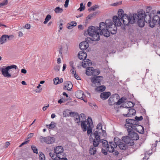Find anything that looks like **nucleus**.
<instances>
[{
    "mask_svg": "<svg viewBox=\"0 0 160 160\" xmlns=\"http://www.w3.org/2000/svg\"><path fill=\"white\" fill-rule=\"evenodd\" d=\"M41 86V85L39 84L38 85L37 87V88L38 89H37L36 90V91L37 92H40L42 90V88H39Z\"/></svg>",
    "mask_w": 160,
    "mask_h": 160,
    "instance_id": "53",
    "label": "nucleus"
},
{
    "mask_svg": "<svg viewBox=\"0 0 160 160\" xmlns=\"http://www.w3.org/2000/svg\"><path fill=\"white\" fill-rule=\"evenodd\" d=\"M125 108L128 109V112L127 114H123L124 117H129L135 115L136 112L134 109L132 108L129 109V108L127 107H126Z\"/></svg>",
    "mask_w": 160,
    "mask_h": 160,
    "instance_id": "19",
    "label": "nucleus"
},
{
    "mask_svg": "<svg viewBox=\"0 0 160 160\" xmlns=\"http://www.w3.org/2000/svg\"><path fill=\"white\" fill-rule=\"evenodd\" d=\"M98 30L100 35H103L108 37L110 35V32L112 34H115L117 28L111 20L108 19L106 20L105 23L102 22L100 23Z\"/></svg>",
    "mask_w": 160,
    "mask_h": 160,
    "instance_id": "1",
    "label": "nucleus"
},
{
    "mask_svg": "<svg viewBox=\"0 0 160 160\" xmlns=\"http://www.w3.org/2000/svg\"><path fill=\"white\" fill-rule=\"evenodd\" d=\"M31 148L33 150V152L34 153L37 154L38 153V149L34 145H32L31 146Z\"/></svg>",
    "mask_w": 160,
    "mask_h": 160,
    "instance_id": "48",
    "label": "nucleus"
},
{
    "mask_svg": "<svg viewBox=\"0 0 160 160\" xmlns=\"http://www.w3.org/2000/svg\"><path fill=\"white\" fill-rule=\"evenodd\" d=\"M41 142H45L48 144L53 143L55 141L54 138L51 137H43L40 136L39 138Z\"/></svg>",
    "mask_w": 160,
    "mask_h": 160,
    "instance_id": "10",
    "label": "nucleus"
},
{
    "mask_svg": "<svg viewBox=\"0 0 160 160\" xmlns=\"http://www.w3.org/2000/svg\"><path fill=\"white\" fill-rule=\"evenodd\" d=\"M63 24L62 23H61L60 25L59 26V30H58V32H60V30H61L63 28L62 27Z\"/></svg>",
    "mask_w": 160,
    "mask_h": 160,
    "instance_id": "58",
    "label": "nucleus"
},
{
    "mask_svg": "<svg viewBox=\"0 0 160 160\" xmlns=\"http://www.w3.org/2000/svg\"><path fill=\"white\" fill-rule=\"evenodd\" d=\"M93 127V124L92 125H90V126H88L87 129V133L88 135L90 134H92L91 133L92 132V128Z\"/></svg>",
    "mask_w": 160,
    "mask_h": 160,
    "instance_id": "41",
    "label": "nucleus"
},
{
    "mask_svg": "<svg viewBox=\"0 0 160 160\" xmlns=\"http://www.w3.org/2000/svg\"><path fill=\"white\" fill-rule=\"evenodd\" d=\"M133 14H132L129 15L126 14L123 15L122 20L124 25H128L129 24H132L135 22V19L133 18Z\"/></svg>",
    "mask_w": 160,
    "mask_h": 160,
    "instance_id": "5",
    "label": "nucleus"
},
{
    "mask_svg": "<svg viewBox=\"0 0 160 160\" xmlns=\"http://www.w3.org/2000/svg\"><path fill=\"white\" fill-rule=\"evenodd\" d=\"M123 102V100H122V98L119 99L117 101V105H119Z\"/></svg>",
    "mask_w": 160,
    "mask_h": 160,
    "instance_id": "51",
    "label": "nucleus"
},
{
    "mask_svg": "<svg viewBox=\"0 0 160 160\" xmlns=\"http://www.w3.org/2000/svg\"><path fill=\"white\" fill-rule=\"evenodd\" d=\"M85 9V7L84 5H83V3H81L80 4V7L78 9L80 11H82L83 10H84Z\"/></svg>",
    "mask_w": 160,
    "mask_h": 160,
    "instance_id": "47",
    "label": "nucleus"
},
{
    "mask_svg": "<svg viewBox=\"0 0 160 160\" xmlns=\"http://www.w3.org/2000/svg\"><path fill=\"white\" fill-rule=\"evenodd\" d=\"M159 22H160L159 17L157 15H154L153 16L152 22L150 23V27L151 28L154 27L156 24L157 23L159 24Z\"/></svg>",
    "mask_w": 160,
    "mask_h": 160,
    "instance_id": "14",
    "label": "nucleus"
},
{
    "mask_svg": "<svg viewBox=\"0 0 160 160\" xmlns=\"http://www.w3.org/2000/svg\"><path fill=\"white\" fill-rule=\"evenodd\" d=\"M145 12L143 10H141L138 12V14L134 13L133 14V18L135 19V22L138 20L143 19Z\"/></svg>",
    "mask_w": 160,
    "mask_h": 160,
    "instance_id": "12",
    "label": "nucleus"
},
{
    "mask_svg": "<svg viewBox=\"0 0 160 160\" xmlns=\"http://www.w3.org/2000/svg\"><path fill=\"white\" fill-rule=\"evenodd\" d=\"M75 95L78 98L83 100L85 102H87V101L83 99L84 95L83 92L82 91L79 90L77 91L75 93Z\"/></svg>",
    "mask_w": 160,
    "mask_h": 160,
    "instance_id": "21",
    "label": "nucleus"
},
{
    "mask_svg": "<svg viewBox=\"0 0 160 160\" xmlns=\"http://www.w3.org/2000/svg\"><path fill=\"white\" fill-rule=\"evenodd\" d=\"M21 72L22 73L26 74L27 73V70L24 69H22L21 70Z\"/></svg>",
    "mask_w": 160,
    "mask_h": 160,
    "instance_id": "63",
    "label": "nucleus"
},
{
    "mask_svg": "<svg viewBox=\"0 0 160 160\" xmlns=\"http://www.w3.org/2000/svg\"><path fill=\"white\" fill-rule=\"evenodd\" d=\"M39 154L40 160H45L44 155L42 152H40Z\"/></svg>",
    "mask_w": 160,
    "mask_h": 160,
    "instance_id": "45",
    "label": "nucleus"
},
{
    "mask_svg": "<svg viewBox=\"0 0 160 160\" xmlns=\"http://www.w3.org/2000/svg\"><path fill=\"white\" fill-rule=\"evenodd\" d=\"M135 119L137 121H141L142 120L143 117L142 116H141L140 117L136 116L135 117Z\"/></svg>",
    "mask_w": 160,
    "mask_h": 160,
    "instance_id": "52",
    "label": "nucleus"
},
{
    "mask_svg": "<svg viewBox=\"0 0 160 160\" xmlns=\"http://www.w3.org/2000/svg\"><path fill=\"white\" fill-rule=\"evenodd\" d=\"M54 153L57 154L58 160H68L66 158L65 154L63 152V148L62 146H58L55 148Z\"/></svg>",
    "mask_w": 160,
    "mask_h": 160,
    "instance_id": "3",
    "label": "nucleus"
},
{
    "mask_svg": "<svg viewBox=\"0 0 160 160\" xmlns=\"http://www.w3.org/2000/svg\"><path fill=\"white\" fill-rule=\"evenodd\" d=\"M123 13L124 11L122 9H120L119 10L118 12V17L121 18V20H122V16L124 14Z\"/></svg>",
    "mask_w": 160,
    "mask_h": 160,
    "instance_id": "40",
    "label": "nucleus"
},
{
    "mask_svg": "<svg viewBox=\"0 0 160 160\" xmlns=\"http://www.w3.org/2000/svg\"><path fill=\"white\" fill-rule=\"evenodd\" d=\"M54 11L56 13H61L63 11V9L59 7H57L55 8Z\"/></svg>",
    "mask_w": 160,
    "mask_h": 160,
    "instance_id": "39",
    "label": "nucleus"
},
{
    "mask_svg": "<svg viewBox=\"0 0 160 160\" xmlns=\"http://www.w3.org/2000/svg\"><path fill=\"white\" fill-rule=\"evenodd\" d=\"M25 28L27 29H29L30 28V25L29 24H27L25 26Z\"/></svg>",
    "mask_w": 160,
    "mask_h": 160,
    "instance_id": "59",
    "label": "nucleus"
},
{
    "mask_svg": "<svg viewBox=\"0 0 160 160\" xmlns=\"http://www.w3.org/2000/svg\"><path fill=\"white\" fill-rule=\"evenodd\" d=\"M5 3L3 2H0V7L2 6H3L4 5H7V0H5Z\"/></svg>",
    "mask_w": 160,
    "mask_h": 160,
    "instance_id": "60",
    "label": "nucleus"
},
{
    "mask_svg": "<svg viewBox=\"0 0 160 160\" xmlns=\"http://www.w3.org/2000/svg\"><path fill=\"white\" fill-rule=\"evenodd\" d=\"M81 122V128L83 132H85L87 131L88 126H90V125H93L92 120L91 119L89 120H85L84 121H82Z\"/></svg>",
    "mask_w": 160,
    "mask_h": 160,
    "instance_id": "9",
    "label": "nucleus"
},
{
    "mask_svg": "<svg viewBox=\"0 0 160 160\" xmlns=\"http://www.w3.org/2000/svg\"><path fill=\"white\" fill-rule=\"evenodd\" d=\"M97 149L96 147H91L89 149V153L91 155H95Z\"/></svg>",
    "mask_w": 160,
    "mask_h": 160,
    "instance_id": "34",
    "label": "nucleus"
},
{
    "mask_svg": "<svg viewBox=\"0 0 160 160\" xmlns=\"http://www.w3.org/2000/svg\"><path fill=\"white\" fill-rule=\"evenodd\" d=\"M49 155L52 158V159L50 160H58V158H57L56 154V155H54L52 153L50 152L49 153Z\"/></svg>",
    "mask_w": 160,
    "mask_h": 160,
    "instance_id": "42",
    "label": "nucleus"
},
{
    "mask_svg": "<svg viewBox=\"0 0 160 160\" xmlns=\"http://www.w3.org/2000/svg\"><path fill=\"white\" fill-rule=\"evenodd\" d=\"M113 21L114 23L113 24L114 25H115V26L117 27L116 26H120L122 23L121 18L117 16H114L113 18Z\"/></svg>",
    "mask_w": 160,
    "mask_h": 160,
    "instance_id": "18",
    "label": "nucleus"
},
{
    "mask_svg": "<svg viewBox=\"0 0 160 160\" xmlns=\"http://www.w3.org/2000/svg\"><path fill=\"white\" fill-rule=\"evenodd\" d=\"M69 0H66L65 2V4H64V7L65 8H67L68 7V3L69 2Z\"/></svg>",
    "mask_w": 160,
    "mask_h": 160,
    "instance_id": "56",
    "label": "nucleus"
},
{
    "mask_svg": "<svg viewBox=\"0 0 160 160\" xmlns=\"http://www.w3.org/2000/svg\"><path fill=\"white\" fill-rule=\"evenodd\" d=\"M49 107V105L48 104L47 106L43 107V108H42V110L43 111H45L47 109V108H48Z\"/></svg>",
    "mask_w": 160,
    "mask_h": 160,
    "instance_id": "64",
    "label": "nucleus"
},
{
    "mask_svg": "<svg viewBox=\"0 0 160 160\" xmlns=\"http://www.w3.org/2000/svg\"><path fill=\"white\" fill-rule=\"evenodd\" d=\"M65 88L68 91H70L72 88V85L71 82L67 81L64 83Z\"/></svg>",
    "mask_w": 160,
    "mask_h": 160,
    "instance_id": "28",
    "label": "nucleus"
},
{
    "mask_svg": "<svg viewBox=\"0 0 160 160\" xmlns=\"http://www.w3.org/2000/svg\"><path fill=\"white\" fill-rule=\"evenodd\" d=\"M102 143L103 147L106 149L107 151L110 152L112 151V148H108V146L109 143H108V142L107 140L102 139Z\"/></svg>",
    "mask_w": 160,
    "mask_h": 160,
    "instance_id": "22",
    "label": "nucleus"
},
{
    "mask_svg": "<svg viewBox=\"0 0 160 160\" xmlns=\"http://www.w3.org/2000/svg\"><path fill=\"white\" fill-rule=\"evenodd\" d=\"M89 46L88 43L87 41H83L81 42L79 45L80 49L82 50L86 49Z\"/></svg>",
    "mask_w": 160,
    "mask_h": 160,
    "instance_id": "23",
    "label": "nucleus"
},
{
    "mask_svg": "<svg viewBox=\"0 0 160 160\" xmlns=\"http://www.w3.org/2000/svg\"><path fill=\"white\" fill-rule=\"evenodd\" d=\"M17 66L15 65H13L10 66H4L2 68H0L2 75L5 77L7 78H10L12 77V75L9 72L12 71L10 70L11 69L14 68L16 69Z\"/></svg>",
    "mask_w": 160,
    "mask_h": 160,
    "instance_id": "4",
    "label": "nucleus"
},
{
    "mask_svg": "<svg viewBox=\"0 0 160 160\" xmlns=\"http://www.w3.org/2000/svg\"><path fill=\"white\" fill-rule=\"evenodd\" d=\"M111 95V93L109 92H105L100 94V97L103 100L107 99Z\"/></svg>",
    "mask_w": 160,
    "mask_h": 160,
    "instance_id": "26",
    "label": "nucleus"
},
{
    "mask_svg": "<svg viewBox=\"0 0 160 160\" xmlns=\"http://www.w3.org/2000/svg\"><path fill=\"white\" fill-rule=\"evenodd\" d=\"M98 27L91 26L88 28V33L89 35L92 37L91 38L92 41H97L100 39V34L99 32Z\"/></svg>",
    "mask_w": 160,
    "mask_h": 160,
    "instance_id": "2",
    "label": "nucleus"
},
{
    "mask_svg": "<svg viewBox=\"0 0 160 160\" xmlns=\"http://www.w3.org/2000/svg\"><path fill=\"white\" fill-rule=\"evenodd\" d=\"M67 47L66 45L60 46L59 50L60 54L62 55V52H66L67 50Z\"/></svg>",
    "mask_w": 160,
    "mask_h": 160,
    "instance_id": "30",
    "label": "nucleus"
},
{
    "mask_svg": "<svg viewBox=\"0 0 160 160\" xmlns=\"http://www.w3.org/2000/svg\"><path fill=\"white\" fill-rule=\"evenodd\" d=\"M94 69L92 67H89L87 68L86 72V74L88 76L93 75Z\"/></svg>",
    "mask_w": 160,
    "mask_h": 160,
    "instance_id": "29",
    "label": "nucleus"
},
{
    "mask_svg": "<svg viewBox=\"0 0 160 160\" xmlns=\"http://www.w3.org/2000/svg\"><path fill=\"white\" fill-rule=\"evenodd\" d=\"M34 135L33 133H31L29 134L27 136V138L29 139L30 138L32 137Z\"/></svg>",
    "mask_w": 160,
    "mask_h": 160,
    "instance_id": "57",
    "label": "nucleus"
},
{
    "mask_svg": "<svg viewBox=\"0 0 160 160\" xmlns=\"http://www.w3.org/2000/svg\"><path fill=\"white\" fill-rule=\"evenodd\" d=\"M119 96L118 94H115L112 95L108 99V103L110 105H112L116 103L119 99Z\"/></svg>",
    "mask_w": 160,
    "mask_h": 160,
    "instance_id": "11",
    "label": "nucleus"
},
{
    "mask_svg": "<svg viewBox=\"0 0 160 160\" xmlns=\"http://www.w3.org/2000/svg\"><path fill=\"white\" fill-rule=\"evenodd\" d=\"M7 41V38L5 35H3L0 38V44H2Z\"/></svg>",
    "mask_w": 160,
    "mask_h": 160,
    "instance_id": "35",
    "label": "nucleus"
},
{
    "mask_svg": "<svg viewBox=\"0 0 160 160\" xmlns=\"http://www.w3.org/2000/svg\"><path fill=\"white\" fill-rule=\"evenodd\" d=\"M47 127L49 129H52L56 127V124L54 122H52L49 125H47Z\"/></svg>",
    "mask_w": 160,
    "mask_h": 160,
    "instance_id": "38",
    "label": "nucleus"
},
{
    "mask_svg": "<svg viewBox=\"0 0 160 160\" xmlns=\"http://www.w3.org/2000/svg\"><path fill=\"white\" fill-rule=\"evenodd\" d=\"M85 116L84 114L81 113L79 115L78 114V116L76 117V118L75 119V121L76 123L79 124V123L82 121H84V119H85Z\"/></svg>",
    "mask_w": 160,
    "mask_h": 160,
    "instance_id": "17",
    "label": "nucleus"
},
{
    "mask_svg": "<svg viewBox=\"0 0 160 160\" xmlns=\"http://www.w3.org/2000/svg\"><path fill=\"white\" fill-rule=\"evenodd\" d=\"M126 123L125 124V126L127 130L128 129V127H136V122L137 121L134 120L127 119H126Z\"/></svg>",
    "mask_w": 160,
    "mask_h": 160,
    "instance_id": "13",
    "label": "nucleus"
},
{
    "mask_svg": "<svg viewBox=\"0 0 160 160\" xmlns=\"http://www.w3.org/2000/svg\"><path fill=\"white\" fill-rule=\"evenodd\" d=\"M102 152L105 155H107V152L105 149L103 148H102Z\"/></svg>",
    "mask_w": 160,
    "mask_h": 160,
    "instance_id": "61",
    "label": "nucleus"
},
{
    "mask_svg": "<svg viewBox=\"0 0 160 160\" xmlns=\"http://www.w3.org/2000/svg\"><path fill=\"white\" fill-rule=\"evenodd\" d=\"M76 25L77 23L76 22H72L67 24V28L68 29H71L73 28V27L76 26Z\"/></svg>",
    "mask_w": 160,
    "mask_h": 160,
    "instance_id": "32",
    "label": "nucleus"
},
{
    "mask_svg": "<svg viewBox=\"0 0 160 160\" xmlns=\"http://www.w3.org/2000/svg\"><path fill=\"white\" fill-rule=\"evenodd\" d=\"M97 87L95 88V90L99 92H102L104 91L106 89V87L103 85H102L99 86H98Z\"/></svg>",
    "mask_w": 160,
    "mask_h": 160,
    "instance_id": "33",
    "label": "nucleus"
},
{
    "mask_svg": "<svg viewBox=\"0 0 160 160\" xmlns=\"http://www.w3.org/2000/svg\"><path fill=\"white\" fill-rule=\"evenodd\" d=\"M87 54L86 53L83 51L79 52L78 55V58L80 60H83L86 58Z\"/></svg>",
    "mask_w": 160,
    "mask_h": 160,
    "instance_id": "24",
    "label": "nucleus"
},
{
    "mask_svg": "<svg viewBox=\"0 0 160 160\" xmlns=\"http://www.w3.org/2000/svg\"><path fill=\"white\" fill-rule=\"evenodd\" d=\"M97 131H99L100 132H101L102 134V136L105 137L106 136V133L105 131L103 130L102 129V127L101 124L99 123L97 125Z\"/></svg>",
    "mask_w": 160,
    "mask_h": 160,
    "instance_id": "27",
    "label": "nucleus"
},
{
    "mask_svg": "<svg viewBox=\"0 0 160 160\" xmlns=\"http://www.w3.org/2000/svg\"><path fill=\"white\" fill-rule=\"evenodd\" d=\"M99 7V6L97 5H95L92 7L90 8L88 10L89 11L92 10L94 11L96 9L98 8Z\"/></svg>",
    "mask_w": 160,
    "mask_h": 160,
    "instance_id": "46",
    "label": "nucleus"
},
{
    "mask_svg": "<svg viewBox=\"0 0 160 160\" xmlns=\"http://www.w3.org/2000/svg\"><path fill=\"white\" fill-rule=\"evenodd\" d=\"M60 68V67L59 65H57L54 67V69L56 72H58L59 71Z\"/></svg>",
    "mask_w": 160,
    "mask_h": 160,
    "instance_id": "54",
    "label": "nucleus"
},
{
    "mask_svg": "<svg viewBox=\"0 0 160 160\" xmlns=\"http://www.w3.org/2000/svg\"><path fill=\"white\" fill-rule=\"evenodd\" d=\"M10 143L9 142H7L5 143V148H7L9 145Z\"/></svg>",
    "mask_w": 160,
    "mask_h": 160,
    "instance_id": "62",
    "label": "nucleus"
},
{
    "mask_svg": "<svg viewBox=\"0 0 160 160\" xmlns=\"http://www.w3.org/2000/svg\"><path fill=\"white\" fill-rule=\"evenodd\" d=\"M100 73V71L98 69H94L93 76H97Z\"/></svg>",
    "mask_w": 160,
    "mask_h": 160,
    "instance_id": "49",
    "label": "nucleus"
},
{
    "mask_svg": "<svg viewBox=\"0 0 160 160\" xmlns=\"http://www.w3.org/2000/svg\"><path fill=\"white\" fill-rule=\"evenodd\" d=\"M51 16L50 14H48L47 15L44 21L43 22L44 24H46L51 19Z\"/></svg>",
    "mask_w": 160,
    "mask_h": 160,
    "instance_id": "43",
    "label": "nucleus"
},
{
    "mask_svg": "<svg viewBox=\"0 0 160 160\" xmlns=\"http://www.w3.org/2000/svg\"><path fill=\"white\" fill-rule=\"evenodd\" d=\"M63 81V80L62 79H59L58 78H56L53 79L54 83L55 85H57L59 83H62V82Z\"/></svg>",
    "mask_w": 160,
    "mask_h": 160,
    "instance_id": "36",
    "label": "nucleus"
},
{
    "mask_svg": "<svg viewBox=\"0 0 160 160\" xmlns=\"http://www.w3.org/2000/svg\"><path fill=\"white\" fill-rule=\"evenodd\" d=\"M91 65L92 62L91 60L88 59H86L85 61L82 62V66L85 68H89V66Z\"/></svg>",
    "mask_w": 160,
    "mask_h": 160,
    "instance_id": "25",
    "label": "nucleus"
},
{
    "mask_svg": "<svg viewBox=\"0 0 160 160\" xmlns=\"http://www.w3.org/2000/svg\"><path fill=\"white\" fill-rule=\"evenodd\" d=\"M118 140V138L116 137L114 138V142H109V144L108 145V147L109 148H112V151H108L110 152H114V148H116L117 147V145L116 144L117 141V140Z\"/></svg>",
    "mask_w": 160,
    "mask_h": 160,
    "instance_id": "15",
    "label": "nucleus"
},
{
    "mask_svg": "<svg viewBox=\"0 0 160 160\" xmlns=\"http://www.w3.org/2000/svg\"><path fill=\"white\" fill-rule=\"evenodd\" d=\"M100 143V142H98L94 140H93V146L94 147H98Z\"/></svg>",
    "mask_w": 160,
    "mask_h": 160,
    "instance_id": "50",
    "label": "nucleus"
},
{
    "mask_svg": "<svg viewBox=\"0 0 160 160\" xmlns=\"http://www.w3.org/2000/svg\"><path fill=\"white\" fill-rule=\"evenodd\" d=\"M137 21L138 23L139 26L140 27H143L144 26V21L143 19L138 20Z\"/></svg>",
    "mask_w": 160,
    "mask_h": 160,
    "instance_id": "37",
    "label": "nucleus"
},
{
    "mask_svg": "<svg viewBox=\"0 0 160 160\" xmlns=\"http://www.w3.org/2000/svg\"><path fill=\"white\" fill-rule=\"evenodd\" d=\"M122 140L126 144H129L131 141L129 136L123 137L122 138Z\"/></svg>",
    "mask_w": 160,
    "mask_h": 160,
    "instance_id": "31",
    "label": "nucleus"
},
{
    "mask_svg": "<svg viewBox=\"0 0 160 160\" xmlns=\"http://www.w3.org/2000/svg\"><path fill=\"white\" fill-rule=\"evenodd\" d=\"M78 113L77 112H69L70 115L72 117H74L75 119L78 116Z\"/></svg>",
    "mask_w": 160,
    "mask_h": 160,
    "instance_id": "44",
    "label": "nucleus"
},
{
    "mask_svg": "<svg viewBox=\"0 0 160 160\" xmlns=\"http://www.w3.org/2000/svg\"><path fill=\"white\" fill-rule=\"evenodd\" d=\"M155 13H156L155 10H152L151 12H147L144 15V20L145 22L149 24L150 27V23L151 22L152 17Z\"/></svg>",
    "mask_w": 160,
    "mask_h": 160,
    "instance_id": "7",
    "label": "nucleus"
},
{
    "mask_svg": "<svg viewBox=\"0 0 160 160\" xmlns=\"http://www.w3.org/2000/svg\"><path fill=\"white\" fill-rule=\"evenodd\" d=\"M136 127H128L127 131L128 133V135L129 136L131 140H136L139 139V136L137 133L135 132L133 130L136 129Z\"/></svg>",
    "mask_w": 160,
    "mask_h": 160,
    "instance_id": "6",
    "label": "nucleus"
},
{
    "mask_svg": "<svg viewBox=\"0 0 160 160\" xmlns=\"http://www.w3.org/2000/svg\"><path fill=\"white\" fill-rule=\"evenodd\" d=\"M74 77L75 78H76L77 80H80V77L76 74V73H75L74 75Z\"/></svg>",
    "mask_w": 160,
    "mask_h": 160,
    "instance_id": "55",
    "label": "nucleus"
},
{
    "mask_svg": "<svg viewBox=\"0 0 160 160\" xmlns=\"http://www.w3.org/2000/svg\"><path fill=\"white\" fill-rule=\"evenodd\" d=\"M103 79V77L102 76H96L92 77L91 81L92 83V86L96 87L100 86L101 85V82Z\"/></svg>",
    "mask_w": 160,
    "mask_h": 160,
    "instance_id": "8",
    "label": "nucleus"
},
{
    "mask_svg": "<svg viewBox=\"0 0 160 160\" xmlns=\"http://www.w3.org/2000/svg\"><path fill=\"white\" fill-rule=\"evenodd\" d=\"M116 144L117 146L119 147L122 150H125L127 148V146L126 144L122 142L121 140L118 139V140L116 141Z\"/></svg>",
    "mask_w": 160,
    "mask_h": 160,
    "instance_id": "20",
    "label": "nucleus"
},
{
    "mask_svg": "<svg viewBox=\"0 0 160 160\" xmlns=\"http://www.w3.org/2000/svg\"><path fill=\"white\" fill-rule=\"evenodd\" d=\"M102 134L101 133V132H100L99 131H96L93 134L94 136V140H95L97 142H101V138H102L101 136H102Z\"/></svg>",
    "mask_w": 160,
    "mask_h": 160,
    "instance_id": "16",
    "label": "nucleus"
}]
</instances>
